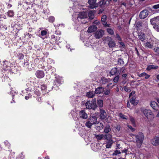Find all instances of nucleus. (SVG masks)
Returning <instances> with one entry per match:
<instances>
[{
    "instance_id": "44",
    "label": "nucleus",
    "mask_w": 159,
    "mask_h": 159,
    "mask_svg": "<svg viewBox=\"0 0 159 159\" xmlns=\"http://www.w3.org/2000/svg\"><path fill=\"white\" fill-rule=\"evenodd\" d=\"M118 43L120 44V47L121 48L122 47V48H125V45L123 42H121V41L120 42L119 41Z\"/></svg>"
},
{
    "instance_id": "7",
    "label": "nucleus",
    "mask_w": 159,
    "mask_h": 159,
    "mask_svg": "<svg viewBox=\"0 0 159 159\" xmlns=\"http://www.w3.org/2000/svg\"><path fill=\"white\" fill-rule=\"evenodd\" d=\"M151 143L156 146H159V137L155 136L150 141Z\"/></svg>"
},
{
    "instance_id": "4",
    "label": "nucleus",
    "mask_w": 159,
    "mask_h": 159,
    "mask_svg": "<svg viewBox=\"0 0 159 159\" xmlns=\"http://www.w3.org/2000/svg\"><path fill=\"white\" fill-rule=\"evenodd\" d=\"M143 113L148 120H152L154 118V116L152 111L150 109H145L143 111Z\"/></svg>"
},
{
    "instance_id": "56",
    "label": "nucleus",
    "mask_w": 159,
    "mask_h": 159,
    "mask_svg": "<svg viewBox=\"0 0 159 159\" xmlns=\"http://www.w3.org/2000/svg\"><path fill=\"white\" fill-rule=\"evenodd\" d=\"M116 128L118 131H119L120 130V125H117L116 126Z\"/></svg>"
},
{
    "instance_id": "28",
    "label": "nucleus",
    "mask_w": 159,
    "mask_h": 159,
    "mask_svg": "<svg viewBox=\"0 0 159 159\" xmlns=\"http://www.w3.org/2000/svg\"><path fill=\"white\" fill-rule=\"evenodd\" d=\"M149 41L150 43H152V46L154 47L155 44L156 43L157 40L155 38L152 37L151 38Z\"/></svg>"
},
{
    "instance_id": "11",
    "label": "nucleus",
    "mask_w": 159,
    "mask_h": 159,
    "mask_svg": "<svg viewBox=\"0 0 159 159\" xmlns=\"http://www.w3.org/2000/svg\"><path fill=\"white\" fill-rule=\"evenodd\" d=\"M151 107L155 111L159 110V105L157 102L154 101H151L150 103Z\"/></svg>"
},
{
    "instance_id": "52",
    "label": "nucleus",
    "mask_w": 159,
    "mask_h": 159,
    "mask_svg": "<svg viewBox=\"0 0 159 159\" xmlns=\"http://www.w3.org/2000/svg\"><path fill=\"white\" fill-rule=\"evenodd\" d=\"M146 73L145 72H143L139 74V77H145V75H146Z\"/></svg>"
},
{
    "instance_id": "23",
    "label": "nucleus",
    "mask_w": 159,
    "mask_h": 159,
    "mask_svg": "<svg viewBox=\"0 0 159 159\" xmlns=\"http://www.w3.org/2000/svg\"><path fill=\"white\" fill-rule=\"evenodd\" d=\"M95 95V93L93 91L89 92L86 93L87 96L89 98H93Z\"/></svg>"
},
{
    "instance_id": "31",
    "label": "nucleus",
    "mask_w": 159,
    "mask_h": 159,
    "mask_svg": "<svg viewBox=\"0 0 159 159\" xmlns=\"http://www.w3.org/2000/svg\"><path fill=\"white\" fill-rule=\"evenodd\" d=\"M130 120L133 126H135L136 124L134 119L132 116L130 117Z\"/></svg>"
},
{
    "instance_id": "15",
    "label": "nucleus",
    "mask_w": 159,
    "mask_h": 159,
    "mask_svg": "<svg viewBox=\"0 0 159 159\" xmlns=\"http://www.w3.org/2000/svg\"><path fill=\"white\" fill-rule=\"evenodd\" d=\"M36 75L37 77L39 78H42L44 76V72L41 70H38L36 73Z\"/></svg>"
},
{
    "instance_id": "45",
    "label": "nucleus",
    "mask_w": 159,
    "mask_h": 159,
    "mask_svg": "<svg viewBox=\"0 0 159 159\" xmlns=\"http://www.w3.org/2000/svg\"><path fill=\"white\" fill-rule=\"evenodd\" d=\"M122 153H125V156L126 157V155L128 154V149H124L122 150L121 151Z\"/></svg>"
},
{
    "instance_id": "40",
    "label": "nucleus",
    "mask_w": 159,
    "mask_h": 159,
    "mask_svg": "<svg viewBox=\"0 0 159 159\" xmlns=\"http://www.w3.org/2000/svg\"><path fill=\"white\" fill-rule=\"evenodd\" d=\"M119 76L118 75H116L113 79V81L115 83H117L119 79Z\"/></svg>"
},
{
    "instance_id": "35",
    "label": "nucleus",
    "mask_w": 159,
    "mask_h": 159,
    "mask_svg": "<svg viewBox=\"0 0 159 159\" xmlns=\"http://www.w3.org/2000/svg\"><path fill=\"white\" fill-rule=\"evenodd\" d=\"M17 57L20 60L22 59L24 57V55L22 53H19L17 54Z\"/></svg>"
},
{
    "instance_id": "17",
    "label": "nucleus",
    "mask_w": 159,
    "mask_h": 159,
    "mask_svg": "<svg viewBox=\"0 0 159 159\" xmlns=\"http://www.w3.org/2000/svg\"><path fill=\"white\" fill-rule=\"evenodd\" d=\"M100 117L101 119H104L106 117V113L104 110L100 109Z\"/></svg>"
},
{
    "instance_id": "54",
    "label": "nucleus",
    "mask_w": 159,
    "mask_h": 159,
    "mask_svg": "<svg viewBox=\"0 0 159 159\" xmlns=\"http://www.w3.org/2000/svg\"><path fill=\"white\" fill-rule=\"evenodd\" d=\"M128 128L130 129L132 131H134L135 130V129L134 128H133L131 125H128Z\"/></svg>"
},
{
    "instance_id": "58",
    "label": "nucleus",
    "mask_w": 159,
    "mask_h": 159,
    "mask_svg": "<svg viewBox=\"0 0 159 159\" xmlns=\"http://www.w3.org/2000/svg\"><path fill=\"white\" fill-rule=\"evenodd\" d=\"M4 63L5 62V61H4ZM3 69H4L3 70H5V69L7 68V66L6 65V63H4V64L3 65Z\"/></svg>"
},
{
    "instance_id": "8",
    "label": "nucleus",
    "mask_w": 159,
    "mask_h": 159,
    "mask_svg": "<svg viewBox=\"0 0 159 159\" xmlns=\"http://www.w3.org/2000/svg\"><path fill=\"white\" fill-rule=\"evenodd\" d=\"M148 11L147 10H144L140 12L139 17L141 19H144L148 16Z\"/></svg>"
},
{
    "instance_id": "22",
    "label": "nucleus",
    "mask_w": 159,
    "mask_h": 159,
    "mask_svg": "<svg viewBox=\"0 0 159 159\" xmlns=\"http://www.w3.org/2000/svg\"><path fill=\"white\" fill-rule=\"evenodd\" d=\"M158 68V66H155L153 65H149L147 69L146 70H152L154 69H157Z\"/></svg>"
},
{
    "instance_id": "5",
    "label": "nucleus",
    "mask_w": 159,
    "mask_h": 159,
    "mask_svg": "<svg viewBox=\"0 0 159 159\" xmlns=\"http://www.w3.org/2000/svg\"><path fill=\"white\" fill-rule=\"evenodd\" d=\"M150 22L154 29L158 27L159 25V16H157L150 20Z\"/></svg>"
},
{
    "instance_id": "32",
    "label": "nucleus",
    "mask_w": 159,
    "mask_h": 159,
    "mask_svg": "<svg viewBox=\"0 0 159 159\" xmlns=\"http://www.w3.org/2000/svg\"><path fill=\"white\" fill-rule=\"evenodd\" d=\"M98 105L99 107H101L103 106V101L102 100H97Z\"/></svg>"
},
{
    "instance_id": "18",
    "label": "nucleus",
    "mask_w": 159,
    "mask_h": 159,
    "mask_svg": "<svg viewBox=\"0 0 159 159\" xmlns=\"http://www.w3.org/2000/svg\"><path fill=\"white\" fill-rule=\"evenodd\" d=\"M97 27L95 25H93L90 26L88 28V32L89 33H91L96 30Z\"/></svg>"
},
{
    "instance_id": "46",
    "label": "nucleus",
    "mask_w": 159,
    "mask_h": 159,
    "mask_svg": "<svg viewBox=\"0 0 159 159\" xmlns=\"http://www.w3.org/2000/svg\"><path fill=\"white\" fill-rule=\"evenodd\" d=\"M135 92L134 91H132L131 93H130L129 95V98L131 97V96H134L135 94Z\"/></svg>"
},
{
    "instance_id": "29",
    "label": "nucleus",
    "mask_w": 159,
    "mask_h": 159,
    "mask_svg": "<svg viewBox=\"0 0 159 159\" xmlns=\"http://www.w3.org/2000/svg\"><path fill=\"white\" fill-rule=\"evenodd\" d=\"M100 4H103L107 6L108 5H109V0H107L105 2H104V0H103V1H100Z\"/></svg>"
},
{
    "instance_id": "64",
    "label": "nucleus",
    "mask_w": 159,
    "mask_h": 159,
    "mask_svg": "<svg viewBox=\"0 0 159 159\" xmlns=\"http://www.w3.org/2000/svg\"><path fill=\"white\" fill-rule=\"evenodd\" d=\"M59 39H60L59 37H56V38L55 39V41H56V42H58L59 41V42H60V41H59Z\"/></svg>"
},
{
    "instance_id": "34",
    "label": "nucleus",
    "mask_w": 159,
    "mask_h": 159,
    "mask_svg": "<svg viewBox=\"0 0 159 159\" xmlns=\"http://www.w3.org/2000/svg\"><path fill=\"white\" fill-rule=\"evenodd\" d=\"M118 65L120 66H123L124 64V62L123 60L121 59H119L118 61Z\"/></svg>"
},
{
    "instance_id": "39",
    "label": "nucleus",
    "mask_w": 159,
    "mask_h": 159,
    "mask_svg": "<svg viewBox=\"0 0 159 159\" xmlns=\"http://www.w3.org/2000/svg\"><path fill=\"white\" fill-rule=\"evenodd\" d=\"M124 89L125 91L126 92L129 93L131 91V90L129 88L127 87L126 86H125L124 87Z\"/></svg>"
},
{
    "instance_id": "37",
    "label": "nucleus",
    "mask_w": 159,
    "mask_h": 159,
    "mask_svg": "<svg viewBox=\"0 0 159 159\" xmlns=\"http://www.w3.org/2000/svg\"><path fill=\"white\" fill-rule=\"evenodd\" d=\"M104 132L106 134H108L109 132V125L107 126L104 129Z\"/></svg>"
},
{
    "instance_id": "20",
    "label": "nucleus",
    "mask_w": 159,
    "mask_h": 159,
    "mask_svg": "<svg viewBox=\"0 0 159 159\" xmlns=\"http://www.w3.org/2000/svg\"><path fill=\"white\" fill-rule=\"evenodd\" d=\"M152 44V43H150L149 41H147L144 43V46L147 49H152L153 47Z\"/></svg>"
},
{
    "instance_id": "3",
    "label": "nucleus",
    "mask_w": 159,
    "mask_h": 159,
    "mask_svg": "<svg viewBox=\"0 0 159 159\" xmlns=\"http://www.w3.org/2000/svg\"><path fill=\"white\" fill-rule=\"evenodd\" d=\"M85 106L87 109L95 110L97 107L96 99L94 98L92 101H88L85 103Z\"/></svg>"
},
{
    "instance_id": "41",
    "label": "nucleus",
    "mask_w": 159,
    "mask_h": 159,
    "mask_svg": "<svg viewBox=\"0 0 159 159\" xmlns=\"http://www.w3.org/2000/svg\"><path fill=\"white\" fill-rule=\"evenodd\" d=\"M119 116L120 118L123 119H127V118L125 117V116L122 113H119Z\"/></svg>"
},
{
    "instance_id": "38",
    "label": "nucleus",
    "mask_w": 159,
    "mask_h": 159,
    "mask_svg": "<svg viewBox=\"0 0 159 159\" xmlns=\"http://www.w3.org/2000/svg\"><path fill=\"white\" fill-rule=\"evenodd\" d=\"M48 20L49 22L53 23L55 20V18L52 16L49 17L48 18Z\"/></svg>"
},
{
    "instance_id": "14",
    "label": "nucleus",
    "mask_w": 159,
    "mask_h": 159,
    "mask_svg": "<svg viewBox=\"0 0 159 159\" xmlns=\"http://www.w3.org/2000/svg\"><path fill=\"white\" fill-rule=\"evenodd\" d=\"M107 19V16L106 15H103L101 18V21L103 25L106 27H109V25L107 23L106 21Z\"/></svg>"
},
{
    "instance_id": "21",
    "label": "nucleus",
    "mask_w": 159,
    "mask_h": 159,
    "mask_svg": "<svg viewBox=\"0 0 159 159\" xmlns=\"http://www.w3.org/2000/svg\"><path fill=\"white\" fill-rule=\"evenodd\" d=\"M89 120L90 122H91L93 124H95L97 122V118L95 116H93L89 119Z\"/></svg>"
},
{
    "instance_id": "26",
    "label": "nucleus",
    "mask_w": 159,
    "mask_h": 159,
    "mask_svg": "<svg viewBox=\"0 0 159 159\" xmlns=\"http://www.w3.org/2000/svg\"><path fill=\"white\" fill-rule=\"evenodd\" d=\"M56 81L60 84H61L63 82V80L62 78L59 76L56 77Z\"/></svg>"
},
{
    "instance_id": "12",
    "label": "nucleus",
    "mask_w": 159,
    "mask_h": 159,
    "mask_svg": "<svg viewBox=\"0 0 159 159\" xmlns=\"http://www.w3.org/2000/svg\"><path fill=\"white\" fill-rule=\"evenodd\" d=\"M130 100L131 103L134 106L137 105L139 102V100L136 99V95L131 97Z\"/></svg>"
},
{
    "instance_id": "9",
    "label": "nucleus",
    "mask_w": 159,
    "mask_h": 159,
    "mask_svg": "<svg viewBox=\"0 0 159 159\" xmlns=\"http://www.w3.org/2000/svg\"><path fill=\"white\" fill-rule=\"evenodd\" d=\"M104 34L103 31L102 30H100L97 31L95 33V37L96 39H99L101 38Z\"/></svg>"
},
{
    "instance_id": "42",
    "label": "nucleus",
    "mask_w": 159,
    "mask_h": 159,
    "mask_svg": "<svg viewBox=\"0 0 159 159\" xmlns=\"http://www.w3.org/2000/svg\"><path fill=\"white\" fill-rule=\"evenodd\" d=\"M116 43L114 41L111 40L110 41V47H112L115 46Z\"/></svg>"
},
{
    "instance_id": "49",
    "label": "nucleus",
    "mask_w": 159,
    "mask_h": 159,
    "mask_svg": "<svg viewBox=\"0 0 159 159\" xmlns=\"http://www.w3.org/2000/svg\"><path fill=\"white\" fill-rule=\"evenodd\" d=\"M100 22L98 20H95L93 23V25H98Z\"/></svg>"
},
{
    "instance_id": "43",
    "label": "nucleus",
    "mask_w": 159,
    "mask_h": 159,
    "mask_svg": "<svg viewBox=\"0 0 159 159\" xmlns=\"http://www.w3.org/2000/svg\"><path fill=\"white\" fill-rule=\"evenodd\" d=\"M41 33L42 36H44L46 35L47 32L46 30H43L41 31Z\"/></svg>"
},
{
    "instance_id": "57",
    "label": "nucleus",
    "mask_w": 159,
    "mask_h": 159,
    "mask_svg": "<svg viewBox=\"0 0 159 159\" xmlns=\"http://www.w3.org/2000/svg\"><path fill=\"white\" fill-rule=\"evenodd\" d=\"M55 33L57 35H60L61 34V32L58 30H56L55 31Z\"/></svg>"
},
{
    "instance_id": "1",
    "label": "nucleus",
    "mask_w": 159,
    "mask_h": 159,
    "mask_svg": "<svg viewBox=\"0 0 159 159\" xmlns=\"http://www.w3.org/2000/svg\"><path fill=\"white\" fill-rule=\"evenodd\" d=\"M87 13L84 12H82L79 14L76 13L73 15V20L74 21L77 23L79 22L81 19L86 18L87 17Z\"/></svg>"
},
{
    "instance_id": "6",
    "label": "nucleus",
    "mask_w": 159,
    "mask_h": 159,
    "mask_svg": "<svg viewBox=\"0 0 159 159\" xmlns=\"http://www.w3.org/2000/svg\"><path fill=\"white\" fill-rule=\"evenodd\" d=\"M95 137L98 140H101L103 138L104 139H107V141L109 140V134H106L104 135L103 134L101 135H95Z\"/></svg>"
},
{
    "instance_id": "24",
    "label": "nucleus",
    "mask_w": 159,
    "mask_h": 159,
    "mask_svg": "<svg viewBox=\"0 0 159 159\" xmlns=\"http://www.w3.org/2000/svg\"><path fill=\"white\" fill-rule=\"evenodd\" d=\"M95 128L97 130H100L103 128V124L102 123H98Z\"/></svg>"
},
{
    "instance_id": "30",
    "label": "nucleus",
    "mask_w": 159,
    "mask_h": 159,
    "mask_svg": "<svg viewBox=\"0 0 159 159\" xmlns=\"http://www.w3.org/2000/svg\"><path fill=\"white\" fill-rule=\"evenodd\" d=\"M7 15L10 17H13L14 15V13L13 11L9 10L7 12Z\"/></svg>"
},
{
    "instance_id": "27",
    "label": "nucleus",
    "mask_w": 159,
    "mask_h": 159,
    "mask_svg": "<svg viewBox=\"0 0 159 159\" xmlns=\"http://www.w3.org/2000/svg\"><path fill=\"white\" fill-rule=\"evenodd\" d=\"M108 82V80L104 77H102L100 80V82L102 84H105Z\"/></svg>"
},
{
    "instance_id": "25",
    "label": "nucleus",
    "mask_w": 159,
    "mask_h": 159,
    "mask_svg": "<svg viewBox=\"0 0 159 159\" xmlns=\"http://www.w3.org/2000/svg\"><path fill=\"white\" fill-rule=\"evenodd\" d=\"M94 11H90L88 13V16L90 19H92L94 17Z\"/></svg>"
},
{
    "instance_id": "55",
    "label": "nucleus",
    "mask_w": 159,
    "mask_h": 159,
    "mask_svg": "<svg viewBox=\"0 0 159 159\" xmlns=\"http://www.w3.org/2000/svg\"><path fill=\"white\" fill-rule=\"evenodd\" d=\"M141 25V23L140 22H138L137 23L136 26L137 27H140Z\"/></svg>"
},
{
    "instance_id": "33",
    "label": "nucleus",
    "mask_w": 159,
    "mask_h": 159,
    "mask_svg": "<svg viewBox=\"0 0 159 159\" xmlns=\"http://www.w3.org/2000/svg\"><path fill=\"white\" fill-rule=\"evenodd\" d=\"M93 125V124L89 120H88L85 123L86 126L89 128H90Z\"/></svg>"
},
{
    "instance_id": "10",
    "label": "nucleus",
    "mask_w": 159,
    "mask_h": 159,
    "mask_svg": "<svg viewBox=\"0 0 159 159\" xmlns=\"http://www.w3.org/2000/svg\"><path fill=\"white\" fill-rule=\"evenodd\" d=\"M96 1L97 0H89L88 3L90 8L93 9L98 6V4L96 3Z\"/></svg>"
},
{
    "instance_id": "61",
    "label": "nucleus",
    "mask_w": 159,
    "mask_h": 159,
    "mask_svg": "<svg viewBox=\"0 0 159 159\" xmlns=\"http://www.w3.org/2000/svg\"><path fill=\"white\" fill-rule=\"evenodd\" d=\"M150 77V75H148L147 74H146V75H145L144 78L145 79H148Z\"/></svg>"
},
{
    "instance_id": "63",
    "label": "nucleus",
    "mask_w": 159,
    "mask_h": 159,
    "mask_svg": "<svg viewBox=\"0 0 159 159\" xmlns=\"http://www.w3.org/2000/svg\"><path fill=\"white\" fill-rule=\"evenodd\" d=\"M114 33L113 31L112 30L110 29V34L113 35L114 34Z\"/></svg>"
},
{
    "instance_id": "19",
    "label": "nucleus",
    "mask_w": 159,
    "mask_h": 159,
    "mask_svg": "<svg viewBox=\"0 0 159 159\" xmlns=\"http://www.w3.org/2000/svg\"><path fill=\"white\" fill-rule=\"evenodd\" d=\"M104 91V89L102 87H98L97 88L95 89V90L94 92L95 94L96 93L97 94H99Z\"/></svg>"
},
{
    "instance_id": "62",
    "label": "nucleus",
    "mask_w": 159,
    "mask_h": 159,
    "mask_svg": "<svg viewBox=\"0 0 159 159\" xmlns=\"http://www.w3.org/2000/svg\"><path fill=\"white\" fill-rule=\"evenodd\" d=\"M109 140L107 142V143L106 145V147L107 148H109Z\"/></svg>"
},
{
    "instance_id": "16",
    "label": "nucleus",
    "mask_w": 159,
    "mask_h": 159,
    "mask_svg": "<svg viewBox=\"0 0 159 159\" xmlns=\"http://www.w3.org/2000/svg\"><path fill=\"white\" fill-rule=\"evenodd\" d=\"M138 38L139 40L142 41H144L146 39L145 34L142 32H140L138 34Z\"/></svg>"
},
{
    "instance_id": "50",
    "label": "nucleus",
    "mask_w": 159,
    "mask_h": 159,
    "mask_svg": "<svg viewBox=\"0 0 159 159\" xmlns=\"http://www.w3.org/2000/svg\"><path fill=\"white\" fill-rule=\"evenodd\" d=\"M116 38L119 41H121V39L120 37V36L118 34H116Z\"/></svg>"
},
{
    "instance_id": "2",
    "label": "nucleus",
    "mask_w": 159,
    "mask_h": 159,
    "mask_svg": "<svg viewBox=\"0 0 159 159\" xmlns=\"http://www.w3.org/2000/svg\"><path fill=\"white\" fill-rule=\"evenodd\" d=\"M136 138L137 146L139 148H140L143 144V141L144 139V135L142 132L139 133L137 135H134Z\"/></svg>"
},
{
    "instance_id": "60",
    "label": "nucleus",
    "mask_w": 159,
    "mask_h": 159,
    "mask_svg": "<svg viewBox=\"0 0 159 159\" xmlns=\"http://www.w3.org/2000/svg\"><path fill=\"white\" fill-rule=\"evenodd\" d=\"M7 8L8 9L10 8L12 6V5L10 3H7Z\"/></svg>"
},
{
    "instance_id": "51",
    "label": "nucleus",
    "mask_w": 159,
    "mask_h": 159,
    "mask_svg": "<svg viewBox=\"0 0 159 159\" xmlns=\"http://www.w3.org/2000/svg\"><path fill=\"white\" fill-rule=\"evenodd\" d=\"M4 143L6 146H7L8 147H9L10 145V144L9 143L7 140L5 141L4 142Z\"/></svg>"
},
{
    "instance_id": "53",
    "label": "nucleus",
    "mask_w": 159,
    "mask_h": 159,
    "mask_svg": "<svg viewBox=\"0 0 159 159\" xmlns=\"http://www.w3.org/2000/svg\"><path fill=\"white\" fill-rule=\"evenodd\" d=\"M104 94L106 95H107L109 94V89H108L107 91L104 92Z\"/></svg>"
},
{
    "instance_id": "13",
    "label": "nucleus",
    "mask_w": 159,
    "mask_h": 159,
    "mask_svg": "<svg viewBox=\"0 0 159 159\" xmlns=\"http://www.w3.org/2000/svg\"><path fill=\"white\" fill-rule=\"evenodd\" d=\"M80 118L83 119H86L88 118V115L84 110H82L79 112Z\"/></svg>"
},
{
    "instance_id": "36",
    "label": "nucleus",
    "mask_w": 159,
    "mask_h": 159,
    "mask_svg": "<svg viewBox=\"0 0 159 159\" xmlns=\"http://www.w3.org/2000/svg\"><path fill=\"white\" fill-rule=\"evenodd\" d=\"M154 52L157 55H159V47H156L154 48Z\"/></svg>"
},
{
    "instance_id": "47",
    "label": "nucleus",
    "mask_w": 159,
    "mask_h": 159,
    "mask_svg": "<svg viewBox=\"0 0 159 159\" xmlns=\"http://www.w3.org/2000/svg\"><path fill=\"white\" fill-rule=\"evenodd\" d=\"M121 153L120 152L119 150H116L113 153V155H117L120 154Z\"/></svg>"
},
{
    "instance_id": "48",
    "label": "nucleus",
    "mask_w": 159,
    "mask_h": 159,
    "mask_svg": "<svg viewBox=\"0 0 159 159\" xmlns=\"http://www.w3.org/2000/svg\"><path fill=\"white\" fill-rule=\"evenodd\" d=\"M152 8L154 9H157L159 8V4L152 6Z\"/></svg>"
},
{
    "instance_id": "59",
    "label": "nucleus",
    "mask_w": 159,
    "mask_h": 159,
    "mask_svg": "<svg viewBox=\"0 0 159 159\" xmlns=\"http://www.w3.org/2000/svg\"><path fill=\"white\" fill-rule=\"evenodd\" d=\"M113 143V141L111 139V135H110V148H111V144Z\"/></svg>"
}]
</instances>
